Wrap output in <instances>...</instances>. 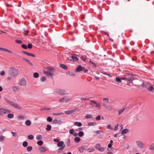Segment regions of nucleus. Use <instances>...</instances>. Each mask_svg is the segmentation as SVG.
Wrapping results in <instances>:
<instances>
[{
    "label": "nucleus",
    "instance_id": "nucleus-47",
    "mask_svg": "<svg viewBox=\"0 0 154 154\" xmlns=\"http://www.w3.org/2000/svg\"><path fill=\"white\" fill-rule=\"evenodd\" d=\"M64 114V113H62V112H60V113H56L53 114V115H56V116H60L62 115H63Z\"/></svg>",
    "mask_w": 154,
    "mask_h": 154
},
{
    "label": "nucleus",
    "instance_id": "nucleus-6",
    "mask_svg": "<svg viewBox=\"0 0 154 154\" xmlns=\"http://www.w3.org/2000/svg\"><path fill=\"white\" fill-rule=\"evenodd\" d=\"M56 92L59 93L60 95H61L64 94H67L66 91L62 89H57L56 90Z\"/></svg>",
    "mask_w": 154,
    "mask_h": 154
},
{
    "label": "nucleus",
    "instance_id": "nucleus-12",
    "mask_svg": "<svg viewBox=\"0 0 154 154\" xmlns=\"http://www.w3.org/2000/svg\"><path fill=\"white\" fill-rule=\"evenodd\" d=\"M87 147L86 146H80L79 148V150L81 153H82L84 152V150L87 148Z\"/></svg>",
    "mask_w": 154,
    "mask_h": 154
},
{
    "label": "nucleus",
    "instance_id": "nucleus-19",
    "mask_svg": "<svg viewBox=\"0 0 154 154\" xmlns=\"http://www.w3.org/2000/svg\"><path fill=\"white\" fill-rule=\"evenodd\" d=\"M14 114L13 113H9L7 116L8 117L9 119H12L14 117Z\"/></svg>",
    "mask_w": 154,
    "mask_h": 154
},
{
    "label": "nucleus",
    "instance_id": "nucleus-14",
    "mask_svg": "<svg viewBox=\"0 0 154 154\" xmlns=\"http://www.w3.org/2000/svg\"><path fill=\"white\" fill-rule=\"evenodd\" d=\"M72 61H77L78 60V58L75 55H72Z\"/></svg>",
    "mask_w": 154,
    "mask_h": 154
},
{
    "label": "nucleus",
    "instance_id": "nucleus-1",
    "mask_svg": "<svg viewBox=\"0 0 154 154\" xmlns=\"http://www.w3.org/2000/svg\"><path fill=\"white\" fill-rule=\"evenodd\" d=\"M18 72V70L13 67L10 68L8 71L9 75L14 77L17 75Z\"/></svg>",
    "mask_w": 154,
    "mask_h": 154
},
{
    "label": "nucleus",
    "instance_id": "nucleus-64",
    "mask_svg": "<svg viewBox=\"0 0 154 154\" xmlns=\"http://www.w3.org/2000/svg\"><path fill=\"white\" fill-rule=\"evenodd\" d=\"M53 123L54 124H56L57 123L58 121L57 119H54L53 121Z\"/></svg>",
    "mask_w": 154,
    "mask_h": 154
},
{
    "label": "nucleus",
    "instance_id": "nucleus-44",
    "mask_svg": "<svg viewBox=\"0 0 154 154\" xmlns=\"http://www.w3.org/2000/svg\"><path fill=\"white\" fill-rule=\"evenodd\" d=\"M106 128L108 129H112V128L111 125H107Z\"/></svg>",
    "mask_w": 154,
    "mask_h": 154
},
{
    "label": "nucleus",
    "instance_id": "nucleus-61",
    "mask_svg": "<svg viewBox=\"0 0 154 154\" xmlns=\"http://www.w3.org/2000/svg\"><path fill=\"white\" fill-rule=\"evenodd\" d=\"M11 133L13 134V135L14 136H16L17 135V132H12Z\"/></svg>",
    "mask_w": 154,
    "mask_h": 154
},
{
    "label": "nucleus",
    "instance_id": "nucleus-28",
    "mask_svg": "<svg viewBox=\"0 0 154 154\" xmlns=\"http://www.w3.org/2000/svg\"><path fill=\"white\" fill-rule=\"evenodd\" d=\"M25 124L27 126H30L31 124V122L29 120H27L25 122Z\"/></svg>",
    "mask_w": 154,
    "mask_h": 154
},
{
    "label": "nucleus",
    "instance_id": "nucleus-29",
    "mask_svg": "<svg viewBox=\"0 0 154 154\" xmlns=\"http://www.w3.org/2000/svg\"><path fill=\"white\" fill-rule=\"evenodd\" d=\"M5 138V137L2 135L0 136V142H2L4 141Z\"/></svg>",
    "mask_w": 154,
    "mask_h": 154
},
{
    "label": "nucleus",
    "instance_id": "nucleus-42",
    "mask_svg": "<svg viewBox=\"0 0 154 154\" xmlns=\"http://www.w3.org/2000/svg\"><path fill=\"white\" fill-rule=\"evenodd\" d=\"M84 134V132L83 131H80L78 134V135L80 137H82Z\"/></svg>",
    "mask_w": 154,
    "mask_h": 154
},
{
    "label": "nucleus",
    "instance_id": "nucleus-41",
    "mask_svg": "<svg viewBox=\"0 0 154 154\" xmlns=\"http://www.w3.org/2000/svg\"><path fill=\"white\" fill-rule=\"evenodd\" d=\"M46 80V78L45 77L43 76L41 77L40 79V81L43 82H44Z\"/></svg>",
    "mask_w": 154,
    "mask_h": 154
},
{
    "label": "nucleus",
    "instance_id": "nucleus-32",
    "mask_svg": "<svg viewBox=\"0 0 154 154\" xmlns=\"http://www.w3.org/2000/svg\"><path fill=\"white\" fill-rule=\"evenodd\" d=\"M87 151L89 152H92L94 151V149L93 148H90L87 149Z\"/></svg>",
    "mask_w": 154,
    "mask_h": 154
},
{
    "label": "nucleus",
    "instance_id": "nucleus-38",
    "mask_svg": "<svg viewBox=\"0 0 154 154\" xmlns=\"http://www.w3.org/2000/svg\"><path fill=\"white\" fill-rule=\"evenodd\" d=\"M27 137L29 139L32 140L34 138V136L32 135H29Z\"/></svg>",
    "mask_w": 154,
    "mask_h": 154
},
{
    "label": "nucleus",
    "instance_id": "nucleus-62",
    "mask_svg": "<svg viewBox=\"0 0 154 154\" xmlns=\"http://www.w3.org/2000/svg\"><path fill=\"white\" fill-rule=\"evenodd\" d=\"M5 74V72L4 71H2L0 73V74L2 75H4Z\"/></svg>",
    "mask_w": 154,
    "mask_h": 154
},
{
    "label": "nucleus",
    "instance_id": "nucleus-58",
    "mask_svg": "<svg viewBox=\"0 0 154 154\" xmlns=\"http://www.w3.org/2000/svg\"><path fill=\"white\" fill-rule=\"evenodd\" d=\"M95 119L97 120H99L101 119V117L100 116H98L96 117L95 118Z\"/></svg>",
    "mask_w": 154,
    "mask_h": 154
},
{
    "label": "nucleus",
    "instance_id": "nucleus-26",
    "mask_svg": "<svg viewBox=\"0 0 154 154\" xmlns=\"http://www.w3.org/2000/svg\"><path fill=\"white\" fill-rule=\"evenodd\" d=\"M51 126L49 125H47V128H46V130L48 131H49L51 130Z\"/></svg>",
    "mask_w": 154,
    "mask_h": 154
},
{
    "label": "nucleus",
    "instance_id": "nucleus-63",
    "mask_svg": "<svg viewBox=\"0 0 154 154\" xmlns=\"http://www.w3.org/2000/svg\"><path fill=\"white\" fill-rule=\"evenodd\" d=\"M97 102L91 100V103L92 104V103L95 104Z\"/></svg>",
    "mask_w": 154,
    "mask_h": 154
},
{
    "label": "nucleus",
    "instance_id": "nucleus-35",
    "mask_svg": "<svg viewBox=\"0 0 154 154\" xmlns=\"http://www.w3.org/2000/svg\"><path fill=\"white\" fill-rule=\"evenodd\" d=\"M74 140L76 142H79L80 141L81 139L79 137H76L74 138Z\"/></svg>",
    "mask_w": 154,
    "mask_h": 154
},
{
    "label": "nucleus",
    "instance_id": "nucleus-11",
    "mask_svg": "<svg viewBox=\"0 0 154 154\" xmlns=\"http://www.w3.org/2000/svg\"><path fill=\"white\" fill-rule=\"evenodd\" d=\"M39 149L41 152H45L47 151V149L44 146H41L39 148Z\"/></svg>",
    "mask_w": 154,
    "mask_h": 154
},
{
    "label": "nucleus",
    "instance_id": "nucleus-40",
    "mask_svg": "<svg viewBox=\"0 0 154 154\" xmlns=\"http://www.w3.org/2000/svg\"><path fill=\"white\" fill-rule=\"evenodd\" d=\"M95 107L100 109V103H97L96 104Z\"/></svg>",
    "mask_w": 154,
    "mask_h": 154
},
{
    "label": "nucleus",
    "instance_id": "nucleus-33",
    "mask_svg": "<svg viewBox=\"0 0 154 154\" xmlns=\"http://www.w3.org/2000/svg\"><path fill=\"white\" fill-rule=\"evenodd\" d=\"M85 118L86 119L91 118H93V116L90 114H87L86 115Z\"/></svg>",
    "mask_w": 154,
    "mask_h": 154
},
{
    "label": "nucleus",
    "instance_id": "nucleus-8",
    "mask_svg": "<svg viewBox=\"0 0 154 154\" xmlns=\"http://www.w3.org/2000/svg\"><path fill=\"white\" fill-rule=\"evenodd\" d=\"M95 147L100 152H102L104 151V148L101 147L100 144H97L95 145Z\"/></svg>",
    "mask_w": 154,
    "mask_h": 154
},
{
    "label": "nucleus",
    "instance_id": "nucleus-25",
    "mask_svg": "<svg viewBox=\"0 0 154 154\" xmlns=\"http://www.w3.org/2000/svg\"><path fill=\"white\" fill-rule=\"evenodd\" d=\"M129 75V76L128 78L126 77V80L130 81L132 78V74H130Z\"/></svg>",
    "mask_w": 154,
    "mask_h": 154
},
{
    "label": "nucleus",
    "instance_id": "nucleus-36",
    "mask_svg": "<svg viewBox=\"0 0 154 154\" xmlns=\"http://www.w3.org/2000/svg\"><path fill=\"white\" fill-rule=\"evenodd\" d=\"M125 108H124L119 111L118 114L119 115H120V114H121L125 110Z\"/></svg>",
    "mask_w": 154,
    "mask_h": 154
},
{
    "label": "nucleus",
    "instance_id": "nucleus-31",
    "mask_svg": "<svg viewBox=\"0 0 154 154\" xmlns=\"http://www.w3.org/2000/svg\"><path fill=\"white\" fill-rule=\"evenodd\" d=\"M33 76L35 78H38L39 76V75L37 72H35L33 74Z\"/></svg>",
    "mask_w": 154,
    "mask_h": 154
},
{
    "label": "nucleus",
    "instance_id": "nucleus-56",
    "mask_svg": "<svg viewBox=\"0 0 154 154\" xmlns=\"http://www.w3.org/2000/svg\"><path fill=\"white\" fill-rule=\"evenodd\" d=\"M27 47L29 49H31L32 47V45L31 44H29Z\"/></svg>",
    "mask_w": 154,
    "mask_h": 154
},
{
    "label": "nucleus",
    "instance_id": "nucleus-5",
    "mask_svg": "<svg viewBox=\"0 0 154 154\" xmlns=\"http://www.w3.org/2000/svg\"><path fill=\"white\" fill-rule=\"evenodd\" d=\"M79 110L77 109H71L69 110H67L65 111V114L67 115H69L73 113L76 112V111H79Z\"/></svg>",
    "mask_w": 154,
    "mask_h": 154
},
{
    "label": "nucleus",
    "instance_id": "nucleus-39",
    "mask_svg": "<svg viewBox=\"0 0 154 154\" xmlns=\"http://www.w3.org/2000/svg\"><path fill=\"white\" fill-rule=\"evenodd\" d=\"M18 87L16 86H14L12 87V89L14 91H16L18 90Z\"/></svg>",
    "mask_w": 154,
    "mask_h": 154
},
{
    "label": "nucleus",
    "instance_id": "nucleus-4",
    "mask_svg": "<svg viewBox=\"0 0 154 154\" xmlns=\"http://www.w3.org/2000/svg\"><path fill=\"white\" fill-rule=\"evenodd\" d=\"M11 111L9 110L5 109L4 108H0V115H2L3 114H5L9 113Z\"/></svg>",
    "mask_w": 154,
    "mask_h": 154
},
{
    "label": "nucleus",
    "instance_id": "nucleus-43",
    "mask_svg": "<svg viewBox=\"0 0 154 154\" xmlns=\"http://www.w3.org/2000/svg\"><path fill=\"white\" fill-rule=\"evenodd\" d=\"M32 149V147L31 146H28L27 148V150L28 151H30Z\"/></svg>",
    "mask_w": 154,
    "mask_h": 154
},
{
    "label": "nucleus",
    "instance_id": "nucleus-23",
    "mask_svg": "<svg viewBox=\"0 0 154 154\" xmlns=\"http://www.w3.org/2000/svg\"><path fill=\"white\" fill-rule=\"evenodd\" d=\"M65 146V145L63 146L60 148L58 149V152L59 153H61L62 152Z\"/></svg>",
    "mask_w": 154,
    "mask_h": 154
},
{
    "label": "nucleus",
    "instance_id": "nucleus-54",
    "mask_svg": "<svg viewBox=\"0 0 154 154\" xmlns=\"http://www.w3.org/2000/svg\"><path fill=\"white\" fill-rule=\"evenodd\" d=\"M149 149L150 150H154V145H151V146L149 148Z\"/></svg>",
    "mask_w": 154,
    "mask_h": 154
},
{
    "label": "nucleus",
    "instance_id": "nucleus-15",
    "mask_svg": "<svg viewBox=\"0 0 154 154\" xmlns=\"http://www.w3.org/2000/svg\"><path fill=\"white\" fill-rule=\"evenodd\" d=\"M74 125H76L78 127H80L82 126V124L80 122H75L74 123Z\"/></svg>",
    "mask_w": 154,
    "mask_h": 154
},
{
    "label": "nucleus",
    "instance_id": "nucleus-34",
    "mask_svg": "<svg viewBox=\"0 0 154 154\" xmlns=\"http://www.w3.org/2000/svg\"><path fill=\"white\" fill-rule=\"evenodd\" d=\"M28 143V142L27 141H24L23 143V146L24 147H26L27 146Z\"/></svg>",
    "mask_w": 154,
    "mask_h": 154
},
{
    "label": "nucleus",
    "instance_id": "nucleus-17",
    "mask_svg": "<svg viewBox=\"0 0 154 154\" xmlns=\"http://www.w3.org/2000/svg\"><path fill=\"white\" fill-rule=\"evenodd\" d=\"M11 105L12 106H13L14 107H15L16 108H17L18 109H21V107L20 106L16 104H14V103H12L11 104Z\"/></svg>",
    "mask_w": 154,
    "mask_h": 154
},
{
    "label": "nucleus",
    "instance_id": "nucleus-10",
    "mask_svg": "<svg viewBox=\"0 0 154 154\" xmlns=\"http://www.w3.org/2000/svg\"><path fill=\"white\" fill-rule=\"evenodd\" d=\"M69 100L68 97H63L59 100L62 103H66Z\"/></svg>",
    "mask_w": 154,
    "mask_h": 154
},
{
    "label": "nucleus",
    "instance_id": "nucleus-48",
    "mask_svg": "<svg viewBox=\"0 0 154 154\" xmlns=\"http://www.w3.org/2000/svg\"><path fill=\"white\" fill-rule=\"evenodd\" d=\"M26 63H27V64L29 65V66H33V65L32 63L29 60H28L26 62Z\"/></svg>",
    "mask_w": 154,
    "mask_h": 154
},
{
    "label": "nucleus",
    "instance_id": "nucleus-53",
    "mask_svg": "<svg viewBox=\"0 0 154 154\" xmlns=\"http://www.w3.org/2000/svg\"><path fill=\"white\" fill-rule=\"evenodd\" d=\"M106 109L110 111L112 110V107L109 106H107Z\"/></svg>",
    "mask_w": 154,
    "mask_h": 154
},
{
    "label": "nucleus",
    "instance_id": "nucleus-30",
    "mask_svg": "<svg viewBox=\"0 0 154 154\" xmlns=\"http://www.w3.org/2000/svg\"><path fill=\"white\" fill-rule=\"evenodd\" d=\"M36 139L37 140H41L42 139V137L41 135H38L36 136Z\"/></svg>",
    "mask_w": 154,
    "mask_h": 154
},
{
    "label": "nucleus",
    "instance_id": "nucleus-52",
    "mask_svg": "<svg viewBox=\"0 0 154 154\" xmlns=\"http://www.w3.org/2000/svg\"><path fill=\"white\" fill-rule=\"evenodd\" d=\"M119 125L117 124L116 125L113 130L115 131H116L118 128Z\"/></svg>",
    "mask_w": 154,
    "mask_h": 154
},
{
    "label": "nucleus",
    "instance_id": "nucleus-50",
    "mask_svg": "<svg viewBox=\"0 0 154 154\" xmlns=\"http://www.w3.org/2000/svg\"><path fill=\"white\" fill-rule=\"evenodd\" d=\"M103 100L104 102L107 103L108 102L109 100L107 98H103Z\"/></svg>",
    "mask_w": 154,
    "mask_h": 154
},
{
    "label": "nucleus",
    "instance_id": "nucleus-18",
    "mask_svg": "<svg viewBox=\"0 0 154 154\" xmlns=\"http://www.w3.org/2000/svg\"><path fill=\"white\" fill-rule=\"evenodd\" d=\"M88 126H95L97 125V124L95 122H90L88 123Z\"/></svg>",
    "mask_w": 154,
    "mask_h": 154
},
{
    "label": "nucleus",
    "instance_id": "nucleus-55",
    "mask_svg": "<svg viewBox=\"0 0 154 154\" xmlns=\"http://www.w3.org/2000/svg\"><path fill=\"white\" fill-rule=\"evenodd\" d=\"M15 41L17 43L20 44H21L22 43V41H21V40H16Z\"/></svg>",
    "mask_w": 154,
    "mask_h": 154
},
{
    "label": "nucleus",
    "instance_id": "nucleus-21",
    "mask_svg": "<svg viewBox=\"0 0 154 154\" xmlns=\"http://www.w3.org/2000/svg\"><path fill=\"white\" fill-rule=\"evenodd\" d=\"M64 142L63 141H61L60 142H59L58 143H57V146L58 147H60L61 146L63 145V144Z\"/></svg>",
    "mask_w": 154,
    "mask_h": 154
},
{
    "label": "nucleus",
    "instance_id": "nucleus-24",
    "mask_svg": "<svg viewBox=\"0 0 154 154\" xmlns=\"http://www.w3.org/2000/svg\"><path fill=\"white\" fill-rule=\"evenodd\" d=\"M60 66L62 68L65 69H68V67L66 65L63 64H61L60 65Z\"/></svg>",
    "mask_w": 154,
    "mask_h": 154
},
{
    "label": "nucleus",
    "instance_id": "nucleus-7",
    "mask_svg": "<svg viewBox=\"0 0 154 154\" xmlns=\"http://www.w3.org/2000/svg\"><path fill=\"white\" fill-rule=\"evenodd\" d=\"M136 143L137 146L140 148H143V142L140 141H137Z\"/></svg>",
    "mask_w": 154,
    "mask_h": 154
},
{
    "label": "nucleus",
    "instance_id": "nucleus-59",
    "mask_svg": "<svg viewBox=\"0 0 154 154\" xmlns=\"http://www.w3.org/2000/svg\"><path fill=\"white\" fill-rule=\"evenodd\" d=\"M74 132V130L73 129H71L69 131V133L72 134Z\"/></svg>",
    "mask_w": 154,
    "mask_h": 154
},
{
    "label": "nucleus",
    "instance_id": "nucleus-13",
    "mask_svg": "<svg viewBox=\"0 0 154 154\" xmlns=\"http://www.w3.org/2000/svg\"><path fill=\"white\" fill-rule=\"evenodd\" d=\"M23 53L29 56H32L34 57H35V56L34 54L29 52L24 51L23 52Z\"/></svg>",
    "mask_w": 154,
    "mask_h": 154
},
{
    "label": "nucleus",
    "instance_id": "nucleus-60",
    "mask_svg": "<svg viewBox=\"0 0 154 154\" xmlns=\"http://www.w3.org/2000/svg\"><path fill=\"white\" fill-rule=\"evenodd\" d=\"M4 51H6L7 52H8L9 53H12L11 51H10L8 50L7 49H5V48H4Z\"/></svg>",
    "mask_w": 154,
    "mask_h": 154
},
{
    "label": "nucleus",
    "instance_id": "nucleus-16",
    "mask_svg": "<svg viewBox=\"0 0 154 154\" xmlns=\"http://www.w3.org/2000/svg\"><path fill=\"white\" fill-rule=\"evenodd\" d=\"M129 131V130L128 129H125L124 130H123L122 132L121 133L122 134H125L126 133H127Z\"/></svg>",
    "mask_w": 154,
    "mask_h": 154
},
{
    "label": "nucleus",
    "instance_id": "nucleus-49",
    "mask_svg": "<svg viewBox=\"0 0 154 154\" xmlns=\"http://www.w3.org/2000/svg\"><path fill=\"white\" fill-rule=\"evenodd\" d=\"M21 46L22 48H23L24 49H27V46L24 44H22L21 45Z\"/></svg>",
    "mask_w": 154,
    "mask_h": 154
},
{
    "label": "nucleus",
    "instance_id": "nucleus-57",
    "mask_svg": "<svg viewBox=\"0 0 154 154\" xmlns=\"http://www.w3.org/2000/svg\"><path fill=\"white\" fill-rule=\"evenodd\" d=\"M29 30H24V34L25 35H28V33L29 32Z\"/></svg>",
    "mask_w": 154,
    "mask_h": 154
},
{
    "label": "nucleus",
    "instance_id": "nucleus-37",
    "mask_svg": "<svg viewBox=\"0 0 154 154\" xmlns=\"http://www.w3.org/2000/svg\"><path fill=\"white\" fill-rule=\"evenodd\" d=\"M113 140H111L110 141V143H109L108 145V147L109 148H110L112 146V144H113Z\"/></svg>",
    "mask_w": 154,
    "mask_h": 154
},
{
    "label": "nucleus",
    "instance_id": "nucleus-20",
    "mask_svg": "<svg viewBox=\"0 0 154 154\" xmlns=\"http://www.w3.org/2000/svg\"><path fill=\"white\" fill-rule=\"evenodd\" d=\"M115 81L119 83H121L122 82L121 78L119 77H116L115 79Z\"/></svg>",
    "mask_w": 154,
    "mask_h": 154
},
{
    "label": "nucleus",
    "instance_id": "nucleus-9",
    "mask_svg": "<svg viewBox=\"0 0 154 154\" xmlns=\"http://www.w3.org/2000/svg\"><path fill=\"white\" fill-rule=\"evenodd\" d=\"M18 84L21 86H25L26 85V81L24 78H22L18 83Z\"/></svg>",
    "mask_w": 154,
    "mask_h": 154
},
{
    "label": "nucleus",
    "instance_id": "nucleus-2",
    "mask_svg": "<svg viewBox=\"0 0 154 154\" xmlns=\"http://www.w3.org/2000/svg\"><path fill=\"white\" fill-rule=\"evenodd\" d=\"M47 70L48 71V72H44V74L47 76H51L52 78V76H54V75L51 73L53 72L54 71L53 69L51 67H48L47 68Z\"/></svg>",
    "mask_w": 154,
    "mask_h": 154
},
{
    "label": "nucleus",
    "instance_id": "nucleus-46",
    "mask_svg": "<svg viewBox=\"0 0 154 154\" xmlns=\"http://www.w3.org/2000/svg\"><path fill=\"white\" fill-rule=\"evenodd\" d=\"M80 58L83 61H85L86 60V59H86V58L84 56H82L80 57Z\"/></svg>",
    "mask_w": 154,
    "mask_h": 154
},
{
    "label": "nucleus",
    "instance_id": "nucleus-51",
    "mask_svg": "<svg viewBox=\"0 0 154 154\" xmlns=\"http://www.w3.org/2000/svg\"><path fill=\"white\" fill-rule=\"evenodd\" d=\"M47 120L49 122H51L52 121V119L50 117H48L47 119Z\"/></svg>",
    "mask_w": 154,
    "mask_h": 154
},
{
    "label": "nucleus",
    "instance_id": "nucleus-45",
    "mask_svg": "<svg viewBox=\"0 0 154 154\" xmlns=\"http://www.w3.org/2000/svg\"><path fill=\"white\" fill-rule=\"evenodd\" d=\"M153 89V88L152 86H150L148 88V90L150 91H152Z\"/></svg>",
    "mask_w": 154,
    "mask_h": 154
},
{
    "label": "nucleus",
    "instance_id": "nucleus-3",
    "mask_svg": "<svg viewBox=\"0 0 154 154\" xmlns=\"http://www.w3.org/2000/svg\"><path fill=\"white\" fill-rule=\"evenodd\" d=\"M82 71H84V72L85 73L88 72V70L87 69H85L84 67H82L81 65L79 66L75 70V71L77 72H79Z\"/></svg>",
    "mask_w": 154,
    "mask_h": 154
},
{
    "label": "nucleus",
    "instance_id": "nucleus-27",
    "mask_svg": "<svg viewBox=\"0 0 154 154\" xmlns=\"http://www.w3.org/2000/svg\"><path fill=\"white\" fill-rule=\"evenodd\" d=\"M43 144V142L41 140H39L37 142V144L39 146H42Z\"/></svg>",
    "mask_w": 154,
    "mask_h": 154
},
{
    "label": "nucleus",
    "instance_id": "nucleus-22",
    "mask_svg": "<svg viewBox=\"0 0 154 154\" xmlns=\"http://www.w3.org/2000/svg\"><path fill=\"white\" fill-rule=\"evenodd\" d=\"M25 117L24 116L22 115H20L18 116L17 117V118L18 120H23L24 119Z\"/></svg>",
    "mask_w": 154,
    "mask_h": 154
}]
</instances>
